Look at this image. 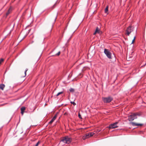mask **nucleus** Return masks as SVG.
I'll use <instances>...</instances> for the list:
<instances>
[{"mask_svg":"<svg viewBox=\"0 0 146 146\" xmlns=\"http://www.w3.org/2000/svg\"><path fill=\"white\" fill-rule=\"evenodd\" d=\"M140 116V113H132L129 117L128 120L129 121H132L133 120L137 118V116Z\"/></svg>","mask_w":146,"mask_h":146,"instance_id":"f257e3e1","label":"nucleus"},{"mask_svg":"<svg viewBox=\"0 0 146 146\" xmlns=\"http://www.w3.org/2000/svg\"><path fill=\"white\" fill-rule=\"evenodd\" d=\"M72 140V139L71 137H69L68 136H66L61 139V141L64 143L69 144L71 142Z\"/></svg>","mask_w":146,"mask_h":146,"instance_id":"f03ea898","label":"nucleus"},{"mask_svg":"<svg viewBox=\"0 0 146 146\" xmlns=\"http://www.w3.org/2000/svg\"><path fill=\"white\" fill-rule=\"evenodd\" d=\"M104 52L108 58L109 59H111L112 58V54L108 49H105Z\"/></svg>","mask_w":146,"mask_h":146,"instance_id":"7ed1b4c3","label":"nucleus"},{"mask_svg":"<svg viewBox=\"0 0 146 146\" xmlns=\"http://www.w3.org/2000/svg\"><path fill=\"white\" fill-rule=\"evenodd\" d=\"M94 133L93 132H89L85 134V135L83 136L82 137V139L83 140H85L87 138H88L89 137L92 136Z\"/></svg>","mask_w":146,"mask_h":146,"instance_id":"20e7f679","label":"nucleus"},{"mask_svg":"<svg viewBox=\"0 0 146 146\" xmlns=\"http://www.w3.org/2000/svg\"><path fill=\"white\" fill-rule=\"evenodd\" d=\"M112 100L113 98L110 97L103 98V100L104 102L106 103H109Z\"/></svg>","mask_w":146,"mask_h":146,"instance_id":"39448f33","label":"nucleus"},{"mask_svg":"<svg viewBox=\"0 0 146 146\" xmlns=\"http://www.w3.org/2000/svg\"><path fill=\"white\" fill-rule=\"evenodd\" d=\"M133 30V27H131V26H129L128 27L126 30V34L127 35L129 36L130 33H131L132 31Z\"/></svg>","mask_w":146,"mask_h":146,"instance_id":"423d86ee","label":"nucleus"},{"mask_svg":"<svg viewBox=\"0 0 146 146\" xmlns=\"http://www.w3.org/2000/svg\"><path fill=\"white\" fill-rule=\"evenodd\" d=\"M117 123L118 122H115L114 123L110 125L108 127L109 129L115 128L118 127V126L117 125Z\"/></svg>","mask_w":146,"mask_h":146,"instance_id":"0eeeda50","label":"nucleus"},{"mask_svg":"<svg viewBox=\"0 0 146 146\" xmlns=\"http://www.w3.org/2000/svg\"><path fill=\"white\" fill-rule=\"evenodd\" d=\"M130 123L133 126H142L143 125V124L141 123H135L133 122H130Z\"/></svg>","mask_w":146,"mask_h":146,"instance_id":"6e6552de","label":"nucleus"},{"mask_svg":"<svg viewBox=\"0 0 146 146\" xmlns=\"http://www.w3.org/2000/svg\"><path fill=\"white\" fill-rule=\"evenodd\" d=\"M25 108L24 107H23L21 108V113L23 115V114L24 111L25 110Z\"/></svg>","mask_w":146,"mask_h":146,"instance_id":"1a4fd4ad","label":"nucleus"},{"mask_svg":"<svg viewBox=\"0 0 146 146\" xmlns=\"http://www.w3.org/2000/svg\"><path fill=\"white\" fill-rule=\"evenodd\" d=\"M5 85L3 84H0V89L3 90L5 87Z\"/></svg>","mask_w":146,"mask_h":146,"instance_id":"9d476101","label":"nucleus"},{"mask_svg":"<svg viewBox=\"0 0 146 146\" xmlns=\"http://www.w3.org/2000/svg\"><path fill=\"white\" fill-rule=\"evenodd\" d=\"M108 6L107 5V6L106 7V8L105 10V13H106L107 14H108Z\"/></svg>","mask_w":146,"mask_h":146,"instance_id":"9b49d317","label":"nucleus"},{"mask_svg":"<svg viewBox=\"0 0 146 146\" xmlns=\"http://www.w3.org/2000/svg\"><path fill=\"white\" fill-rule=\"evenodd\" d=\"M6 87L7 88L9 89L11 87V85L9 83H7L6 84Z\"/></svg>","mask_w":146,"mask_h":146,"instance_id":"f8f14e48","label":"nucleus"},{"mask_svg":"<svg viewBox=\"0 0 146 146\" xmlns=\"http://www.w3.org/2000/svg\"><path fill=\"white\" fill-rule=\"evenodd\" d=\"M27 70H28V69H26L25 70V72L23 74V75H21V77H25L26 76V72H27Z\"/></svg>","mask_w":146,"mask_h":146,"instance_id":"ddd939ff","label":"nucleus"},{"mask_svg":"<svg viewBox=\"0 0 146 146\" xmlns=\"http://www.w3.org/2000/svg\"><path fill=\"white\" fill-rule=\"evenodd\" d=\"M97 30V33L100 34L102 33V32L100 31V29L98 27L96 28V30Z\"/></svg>","mask_w":146,"mask_h":146,"instance_id":"4468645a","label":"nucleus"},{"mask_svg":"<svg viewBox=\"0 0 146 146\" xmlns=\"http://www.w3.org/2000/svg\"><path fill=\"white\" fill-rule=\"evenodd\" d=\"M4 61V59L3 58H1L0 60V65L1 64L2 62H3Z\"/></svg>","mask_w":146,"mask_h":146,"instance_id":"2eb2a0df","label":"nucleus"},{"mask_svg":"<svg viewBox=\"0 0 146 146\" xmlns=\"http://www.w3.org/2000/svg\"><path fill=\"white\" fill-rule=\"evenodd\" d=\"M57 116V114L55 115L52 118V119H53V120L54 121L56 118Z\"/></svg>","mask_w":146,"mask_h":146,"instance_id":"dca6fc26","label":"nucleus"},{"mask_svg":"<svg viewBox=\"0 0 146 146\" xmlns=\"http://www.w3.org/2000/svg\"><path fill=\"white\" fill-rule=\"evenodd\" d=\"M63 93V92H59L57 94V95H56V96H58L59 95H60V94H62Z\"/></svg>","mask_w":146,"mask_h":146,"instance_id":"f3484780","label":"nucleus"},{"mask_svg":"<svg viewBox=\"0 0 146 146\" xmlns=\"http://www.w3.org/2000/svg\"><path fill=\"white\" fill-rule=\"evenodd\" d=\"M135 39V36L134 38L133 39V40L132 41L131 44H133L134 42Z\"/></svg>","mask_w":146,"mask_h":146,"instance_id":"a211bd4d","label":"nucleus"},{"mask_svg":"<svg viewBox=\"0 0 146 146\" xmlns=\"http://www.w3.org/2000/svg\"><path fill=\"white\" fill-rule=\"evenodd\" d=\"M12 10V8L11 7H10V8L9 9L8 11H9V12L10 13H11V11Z\"/></svg>","mask_w":146,"mask_h":146,"instance_id":"6ab92c4d","label":"nucleus"},{"mask_svg":"<svg viewBox=\"0 0 146 146\" xmlns=\"http://www.w3.org/2000/svg\"><path fill=\"white\" fill-rule=\"evenodd\" d=\"M70 92H74V90L73 89V88H70Z\"/></svg>","mask_w":146,"mask_h":146,"instance_id":"aec40b11","label":"nucleus"},{"mask_svg":"<svg viewBox=\"0 0 146 146\" xmlns=\"http://www.w3.org/2000/svg\"><path fill=\"white\" fill-rule=\"evenodd\" d=\"M54 121V120H53V119H52L49 122V124H52V123Z\"/></svg>","mask_w":146,"mask_h":146,"instance_id":"412c9836","label":"nucleus"},{"mask_svg":"<svg viewBox=\"0 0 146 146\" xmlns=\"http://www.w3.org/2000/svg\"><path fill=\"white\" fill-rule=\"evenodd\" d=\"M10 13L9 12V11H8L6 13V17H7V15H9V14Z\"/></svg>","mask_w":146,"mask_h":146,"instance_id":"4be33fe9","label":"nucleus"},{"mask_svg":"<svg viewBox=\"0 0 146 146\" xmlns=\"http://www.w3.org/2000/svg\"><path fill=\"white\" fill-rule=\"evenodd\" d=\"M78 117H79V118L80 119H82V117H81V115L80 114V113H78Z\"/></svg>","mask_w":146,"mask_h":146,"instance_id":"5701e85b","label":"nucleus"},{"mask_svg":"<svg viewBox=\"0 0 146 146\" xmlns=\"http://www.w3.org/2000/svg\"><path fill=\"white\" fill-rule=\"evenodd\" d=\"M40 143V142L39 141H38L37 143L36 144V145H35V146H38V145Z\"/></svg>","mask_w":146,"mask_h":146,"instance_id":"b1692460","label":"nucleus"},{"mask_svg":"<svg viewBox=\"0 0 146 146\" xmlns=\"http://www.w3.org/2000/svg\"><path fill=\"white\" fill-rule=\"evenodd\" d=\"M71 103L72 104H73L74 106H75L76 105V104L74 102H71Z\"/></svg>","mask_w":146,"mask_h":146,"instance_id":"393cba45","label":"nucleus"},{"mask_svg":"<svg viewBox=\"0 0 146 146\" xmlns=\"http://www.w3.org/2000/svg\"><path fill=\"white\" fill-rule=\"evenodd\" d=\"M14 26L13 25H12V29H11V30H10V32H11L12 31H13V28H14Z\"/></svg>","mask_w":146,"mask_h":146,"instance_id":"a878e982","label":"nucleus"},{"mask_svg":"<svg viewBox=\"0 0 146 146\" xmlns=\"http://www.w3.org/2000/svg\"><path fill=\"white\" fill-rule=\"evenodd\" d=\"M60 52L59 51L56 55L57 56H59L60 54Z\"/></svg>","mask_w":146,"mask_h":146,"instance_id":"bb28decb","label":"nucleus"},{"mask_svg":"<svg viewBox=\"0 0 146 146\" xmlns=\"http://www.w3.org/2000/svg\"><path fill=\"white\" fill-rule=\"evenodd\" d=\"M97 30H96L95 32L94 33V35H95L96 33H97Z\"/></svg>","mask_w":146,"mask_h":146,"instance_id":"cd10ccee","label":"nucleus"},{"mask_svg":"<svg viewBox=\"0 0 146 146\" xmlns=\"http://www.w3.org/2000/svg\"><path fill=\"white\" fill-rule=\"evenodd\" d=\"M56 17H57V16H56L55 17V18H54V21H55L56 20Z\"/></svg>","mask_w":146,"mask_h":146,"instance_id":"c85d7f7f","label":"nucleus"},{"mask_svg":"<svg viewBox=\"0 0 146 146\" xmlns=\"http://www.w3.org/2000/svg\"><path fill=\"white\" fill-rule=\"evenodd\" d=\"M8 29H9V27H8Z\"/></svg>","mask_w":146,"mask_h":146,"instance_id":"c756f323","label":"nucleus"}]
</instances>
